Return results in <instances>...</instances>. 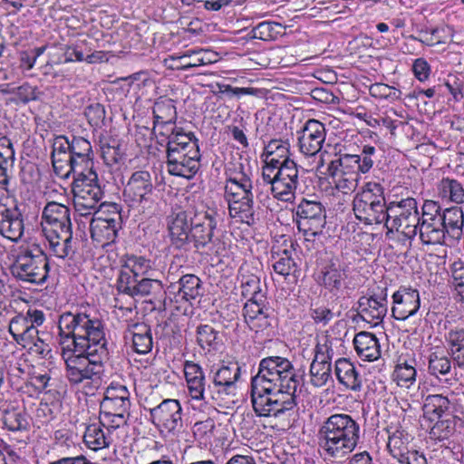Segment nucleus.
Here are the masks:
<instances>
[{"label": "nucleus", "mask_w": 464, "mask_h": 464, "mask_svg": "<svg viewBox=\"0 0 464 464\" xmlns=\"http://www.w3.org/2000/svg\"><path fill=\"white\" fill-rule=\"evenodd\" d=\"M58 329L61 356L70 384L100 382L109 356L102 322L87 314L63 313Z\"/></svg>", "instance_id": "obj_1"}, {"label": "nucleus", "mask_w": 464, "mask_h": 464, "mask_svg": "<svg viewBox=\"0 0 464 464\" xmlns=\"http://www.w3.org/2000/svg\"><path fill=\"white\" fill-rule=\"evenodd\" d=\"M299 378L292 362L285 357L269 356L259 362L251 381V402L260 417H279L296 405Z\"/></svg>", "instance_id": "obj_2"}, {"label": "nucleus", "mask_w": 464, "mask_h": 464, "mask_svg": "<svg viewBox=\"0 0 464 464\" xmlns=\"http://www.w3.org/2000/svg\"><path fill=\"white\" fill-rule=\"evenodd\" d=\"M263 157V181L269 185L275 198L291 202L295 197L299 171L297 164L290 159V144L282 140H273L265 147Z\"/></svg>", "instance_id": "obj_3"}, {"label": "nucleus", "mask_w": 464, "mask_h": 464, "mask_svg": "<svg viewBox=\"0 0 464 464\" xmlns=\"http://www.w3.org/2000/svg\"><path fill=\"white\" fill-rule=\"evenodd\" d=\"M359 439V424L344 413L331 415L318 430L319 446L324 455L338 460L347 458L355 450Z\"/></svg>", "instance_id": "obj_4"}, {"label": "nucleus", "mask_w": 464, "mask_h": 464, "mask_svg": "<svg viewBox=\"0 0 464 464\" xmlns=\"http://www.w3.org/2000/svg\"><path fill=\"white\" fill-rule=\"evenodd\" d=\"M423 224L420 241L425 245H442L446 235L459 239L463 234L464 215L458 207L441 208L436 201L425 200L422 205Z\"/></svg>", "instance_id": "obj_5"}, {"label": "nucleus", "mask_w": 464, "mask_h": 464, "mask_svg": "<svg viewBox=\"0 0 464 464\" xmlns=\"http://www.w3.org/2000/svg\"><path fill=\"white\" fill-rule=\"evenodd\" d=\"M167 169L172 176L189 179L199 169L200 153L198 140L192 132L174 136L166 149Z\"/></svg>", "instance_id": "obj_6"}, {"label": "nucleus", "mask_w": 464, "mask_h": 464, "mask_svg": "<svg viewBox=\"0 0 464 464\" xmlns=\"http://www.w3.org/2000/svg\"><path fill=\"white\" fill-rule=\"evenodd\" d=\"M382 224H384L388 233L396 231L408 239H412L419 235L420 238L423 210L421 209L420 217L417 201L413 198L391 201L388 203V209Z\"/></svg>", "instance_id": "obj_7"}, {"label": "nucleus", "mask_w": 464, "mask_h": 464, "mask_svg": "<svg viewBox=\"0 0 464 464\" xmlns=\"http://www.w3.org/2000/svg\"><path fill=\"white\" fill-rule=\"evenodd\" d=\"M387 209L384 188L379 182H365L353 198L354 216L364 224H382Z\"/></svg>", "instance_id": "obj_8"}, {"label": "nucleus", "mask_w": 464, "mask_h": 464, "mask_svg": "<svg viewBox=\"0 0 464 464\" xmlns=\"http://www.w3.org/2000/svg\"><path fill=\"white\" fill-rule=\"evenodd\" d=\"M72 173L76 176L72 185L75 210L81 216L90 215L103 196L93 164L80 167Z\"/></svg>", "instance_id": "obj_9"}, {"label": "nucleus", "mask_w": 464, "mask_h": 464, "mask_svg": "<svg viewBox=\"0 0 464 464\" xmlns=\"http://www.w3.org/2000/svg\"><path fill=\"white\" fill-rule=\"evenodd\" d=\"M130 392L128 388L119 382H111L101 402L102 423L113 429L126 425L130 416Z\"/></svg>", "instance_id": "obj_10"}, {"label": "nucleus", "mask_w": 464, "mask_h": 464, "mask_svg": "<svg viewBox=\"0 0 464 464\" xmlns=\"http://www.w3.org/2000/svg\"><path fill=\"white\" fill-rule=\"evenodd\" d=\"M13 275L20 280L42 284L45 282L49 272L46 255L36 245L22 248L12 266Z\"/></svg>", "instance_id": "obj_11"}, {"label": "nucleus", "mask_w": 464, "mask_h": 464, "mask_svg": "<svg viewBox=\"0 0 464 464\" xmlns=\"http://www.w3.org/2000/svg\"><path fill=\"white\" fill-rule=\"evenodd\" d=\"M152 177L147 170L134 171L124 184L123 200L139 211H150L156 205Z\"/></svg>", "instance_id": "obj_12"}, {"label": "nucleus", "mask_w": 464, "mask_h": 464, "mask_svg": "<svg viewBox=\"0 0 464 464\" xmlns=\"http://www.w3.org/2000/svg\"><path fill=\"white\" fill-rule=\"evenodd\" d=\"M191 237L197 248H207L208 254L221 256L226 251V243L214 238V230L217 227L216 215L213 211L197 212L191 218Z\"/></svg>", "instance_id": "obj_13"}, {"label": "nucleus", "mask_w": 464, "mask_h": 464, "mask_svg": "<svg viewBox=\"0 0 464 464\" xmlns=\"http://www.w3.org/2000/svg\"><path fill=\"white\" fill-rule=\"evenodd\" d=\"M253 187L225 185V199L228 204L229 216L237 222L254 225L256 221Z\"/></svg>", "instance_id": "obj_14"}, {"label": "nucleus", "mask_w": 464, "mask_h": 464, "mask_svg": "<svg viewBox=\"0 0 464 464\" xmlns=\"http://www.w3.org/2000/svg\"><path fill=\"white\" fill-rule=\"evenodd\" d=\"M296 226L306 240L323 234L326 224V212L319 201L303 199L295 210Z\"/></svg>", "instance_id": "obj_15"}, {"label": "nucleus", "mask_w": 464, "mask_h": 464, "mask_svg": "<svg viewBox=\"0 0 464 464\" xmlns=\"http://www.w3.org/2000/svg\"><path fill=\"white\" fill-rule=\"evenodd\" d=\"M353 157L343 155L332 160L326 169V175L332 179L334 188L344 195L353 193L357 186L360 174Z\"/></svg>", "instance_id": "obj_16"}, {"label": "nucleus", "mask_w": 464, "mask_h": 464, "mask_svg": "<svg viewBox=\"0 0 464 464\" xmlns=\"http://www.w3.org/2000/svg\"><path fill=\"white\" fill-rule=\"evenodd\" d=\"M151 422L160 430L175 434L183 427L182 407L178 400L166 399L150 409Z\"/></svg>", "instance_id": "obj_17"}, {"label": "nucleus", "mask_w": 464, "mask_h": 464, "mask_svg": "<svg viewBox=\"0 0 464 464\" xmlns=\"http://www.w3.org/2000/svg\"><path fill=\"white\" fill-rule=\"evenodd\" d=\"M331 353L333 349L327 336H322L315 348L310 365V382L314 387H323L332 378Z\"/></svg>", "instance_id": "obj_18"}, {"label": "nucleus", "mask_w": 464, "mask_h": 464, "mask_svg": "<svg viewBox=\"0 0 464 464\" xmlns=\"http://www.w3.org/2000/svg\"><path fill=\"white\" fill-rule=\"evenodd\" d=\"M299 151L304 156H315L321 152L326 138L324 124L310 119L297 131Z\"/></svg>", "instance_id": "obj_19"}, {"label": "nucleus", "mask_w": 464, "mask_h": 464, "mask_svg": "<svg viewBox=\"0 0 464 464\" xmlns=\"http://www.w3.org/2000/svg\"><path fill=\"white\" fill-rule=\"evenodd\" d=\"M218 61V54L207 49H188L180 54L169 55L164 65L170 70L187 71L190 68L211 64Z\"/></svg>", "instance_id": "obj_20"}, {"label": "nucleus", "mask_w": 464, "mask_h": 464, "mask_svg": "<svg viewBox=\"0 0 464 464\" xmlns=\"http://www.w3.org/2000/svg\"><path fill=\"white\" fill-rule=\"evenodd\" d=\"M24 219L14 200L0 201V234L17 242L24 234Z\"/></svg>", "instance_id": "obj_21"}, {"label": "nucleus", "mask_w": 464, "mask_h": 464, "mask_svg": "<svg viewBox=\"0 0 464 464\" xmlns=\"http://www.w3.org/2000/svg\"><path fill=\"white\" fill-rule=\"evenodd\" d=\"M184 374L187 383L188 402L193 409H200L206 402V378L201 366L191 361L184 362Z\"/></svg>", "instance_id": "obj_22"}, {"label": "nucleus", "mask_w": 464, "mask_h": 464, "mask_svg": "<svg viewBox=\"0 0 464 464\" xmlns=\"http://www.w3.org/2000/svg\"><path fill=\"white\" fill-rule=\"evenodd\" d=\"M392 305V317L405 321L417 314L420 308V292L412 287H400L393 293Z\"/></svg>", "instance_id": "obj_23"}, {"label": "nucleus", "mask_w": 464, "mask_h": 464, "mask_svg": "<svg viewBox=\"0 0 464 464\" xmlns=\"http://www.w3.org/2000/svg\"><path fill=\"white\" fill-rule=\"evenodd\" d=\"M359 314L363 321L377 326L382 323L388 312L387 288H382L379 294L362 296L359 299Z\"/></svg>", "instance_id": "obj_24"}, {"label": "nucleus", "mask_w": 464, "mask_h": 464, "mask_svg": "<svg viewBox=\"0 0 464 464\" xmlns=\"http://www.w3.org/2000/svg\"><path fill=\"white\" fill-rule=\"evenodd\" d=\"M41 226L44 235L72 229L69 208L55 201L48 202L42 212Z\"/></svg>", "instance_id": "obj_25"}, {"label": "nucleus", "mask_w": 464, "mask_h": 464, "mask_svg": "<svg viewBox=\"0 0 464 464\" xmlns=\"http://www.w3.org/2000/svg\"><path fill=\"white\" fill-rule=\"evenodd\" d=\"M455 395L453 392L430 394L423 400V418L434 421L454 414Z\"/></svg>", "instance_id": "obj_26"}, {"label": "nucleus", "mask_w": 464, "mask_h": 464, "mask_svg": "<svg viewBox=\"0 0 464 464\" xmlns=\"http://www.w3.org/2000/svg\"><path fill=\"white\" fill-rule=\"evenodd\" d=\"M151 260L143 256L127 255L122 258L121 269L117 278V288H121V279L128 277L130 284L145 276H152Z\"/></svg>", "instance_id": "obj_27"}, {"label": "nucleus", "mask_w": 464, "mask_h": 464, "mask_svg": "<svg viewBox=\"0 0 464 464\" xmlns=\"http://www.w3.org/2000/svg\"><path fill=\"white\" fill-rule=\"evenodd\" d=\"M437 343H430L425 355L428 362V372L430 375L440 378L449 374L451 371V361L446 346L440 340Z\"/></svg>", "instance_id": "obj_28"}, {"label": "nucleus", "mask_w": 464, "mask_h": 464, "mask_svg": "<svg viewBox=\"0 0 464 464\" xmlns=\"http://www.w3.org/2000/svg\"><path fill=\"white\" fill-rule=\"evenodd\" d=\"M52 162L55 174L67 179L72 173V167L70 154V140L64 136H58L53 140Z\"/></svg>", "instance_id": "obj_29"}, {"label": "nucleus", "mask_w": 464, "mask_h": 464, "mask_svg": "<svg viewBox=\"0 0 464 464\" xmlns=\"http://www.w3.org/2000/svg\"><path fill=\"white\" fill-rule=\"evenodd\" d=\"M113 429L103 424L102 420L86 427L83 440L86 446L92 450H99L109 447L113 442Z\"/></svg>", "instance_id": "obj_30"}, {"label": "nucleus", "mask_w": 464, "mask_h": 464, "mask_svg": "<svg viewBox=\"0 0 464 464\" xmlns=\"http://www.w3.org/2000/svg\"><path fill=\"white\" fill-rule=\"evenodd\" d=\"M334 372L336 378L347 390L360 392L362 388V376L356 366L346 358H340L335 362Z\"/></svg>", "instance_id": "obj_31"}, {"label": "nucleus", "mask_w": 464, "mask_h": 464, "mask_svg": "<svg viewBox=\"0 0 464 464\" xmlns=\"http://www.w3.org/2000/svg\"><path fill=\"white\" fill-rule=\"evenodd\" d=\"M121 288L118 290L121 293L130 296L157 295L162 291L163 288L160 280L152 279L150 276L138 279L132 284H130L128 277H123V279H121Z\"/></svg>", "instance_id": "obj_32"}, {"label": "nucleus", "mask_w": 464, "mask_h": 464, "mask_svg": "<svg viewBox=\"0 0 464 464\" xmlns=\"http://www.w3.org/2000/svg\"><path fill=\"white\" fill-rule=\"evenodd\" d=\"M44 237L51 255L63 259L74 253L72 229L50 232L44 234Z\"/></svg>", "instance_id": "obj_33"}, {"label": "nucleus", "mask_w": 464, "mask_h": 464, "mask_svg": "<svg viewBox=\"0 0 464 464\" xmlns=\"http://www.w3.org/2000/svg\"><path fill=\"white\" fill-rule=\"evenodd\" d=\"M357 355L367 362H373L381 356V346L377 337L369 332H360L353 338Z\"/></svg>", "instance_id": "obj_34"}, {"label": "nucleus", "mask_w": 464, "mask_h": 464, "mask_svg": "<svg viewBox=\"0 0 464 464\" xmlns=\"http://www.w3.org/2000/svg\"><path fill=\"white\" fill-rule=\"evenodd\" d=\"M191 230V218L185 211L177 213L169 223L170 240L177 247H182L188 243Z\"/></svg>", "instance_id": "obj_35"}, {"label": "nucleus", "mask_w": 464, "mask_h": 464, "mask_svg": "<svg viewBox=\"0 0 464 464\" xmlns=\"http://www.w3.org/2000/svg\"><path fill=\"white\" fill-rule=\"evenodd\" d=\"M444 339L453 362L460 369H464V327L460 325L446 327Z\"/></svg>", "instance_id": "obj_36"}, {"label": "nucleus", "mask_w": 464, "mask_h": 464, "mask_svg": "<svg viewBox=\"0 0 464 464\" xmlns=\"http://www.w3.org/2000/svg\"><path fill=\"white\" fill-rule=\"evenodd\" d=\"M121 225L106 223L104 219L92 218L90 223L91 237L101 246L113 243Z\"/></svg>", "instance_id": "obj_37"}, {"label": "nucleus", "mask_w": 464, "mask_h": 464, "mask_svg": "<svg viewBox=\"0 0 464 464\" xmlns=\"http://www.w3.org/2000/svg\"><path fill=\"white\" fill-rule=\"evenodd\" d=\"M92 152V145L88 140L82 137H73L70 140V154L72 158L70 167H72V171L78 170L80 167L93 164L91 158Z\"/></svg>", "instance_id": "obj_38"}, {"label": "nucleus", "mask_w": 464, "mask_h": 464, "mask_svg": "<svg viewBox=\"0 0 464 464\" xmlns=\"http://www.w3.org/2000/svg\"><path fill=\"white\" fill-rule=\"evenodd\" d=\"M9 332L15 342L23 347L28 346L36 337V334H39L38 329L30 327L26 316L23 314H19L12 318L9 323Z\"/></svg>", "instance_id": "obj_39"}, {"label": "nucleus", "mask_w": 464, "mask_h": 464, "mask_svg": "<svg viewBox=\"0 0 464 464\" xmlns=\"http://www.w3.org/2000/svg\"><path fill=\"white\" fill-rule=\"evenodd\" d=\"M241 374V367L237 362L223 364L215 373L213 383L215 386L222 387L227 393L234 389L236 382Z\"/></svg>", "instance_id": "obj_40"}, {"label": "nucleus", "mask_w": 464, "mask_h": 464, "mask_svg": "<svg viewBox=\"0 0 464 464\" xmlns=\"http://www.w3.org/2000/svg\"><path fill=\"white\" fill-rule=\"evenodd\" d=\"M323 283L330 290L340 289L347 275L345 269L337 259L330 260L323 271Z\"/></svg>", "instance_id": "obj_41"}, {"label": "nucleus", "mask_w": 464, "mask_h": 464, "mask_svg": "<svg viewBox=\"0 0 464 464\" xmlns=\"http://www.w3.org/2000/svg\"><path fill=\"white\" fill-rule=\"evenodd\" d=\"M226 176L225 185L242 187L246 184L248 187H253V172L248 165L245 166L241 162L233 163L227 168Z\"/></svg>", "instance_id": "obj_42"}, {"label": "nucleus", "mask_w": 464, "mask_h": 464, "mask_svg": "<svg viewBox=\"0 0 464 464\" xmlns=\"http://www.w3.org/2000/svg\"><path fill=\"white\" fill-rule=\"evenodd\" d=\"M131 335L132 346L137 353L146 354L151 351L153 346L152 335L147 324H133Z\"/></svg>", "instance_id": "obj_43"}, {"label": "nucleus", "mask_w": 464, "mask_h": 464, "mask_svg": "<svg viewBox=\"0 0 464 464\" xmlns=\"http://www.w3.org/2000/svg\"><path fill=\"white\" fill-rule=\"evenodd\" d=\"M14 162V150L11 140L6 137L0 138V184L6 186L9 182L8 170Z\"/></svg>", "instance_id": "obj_44"}, {"label": "nucleus", "mask_w": 464, "mask_h": 464, "mask_svg": "<svg viewBox=\"0 0 464 464\" xmlns=\"http://www.w3.org/2000/svg\"><path fill=\"white\" fill-rule=\"evenodd\" d=\"M411 440V436L404 430H395L389 436L387 444L391 455L398 461L405 457L411 451L409 449Z\"/></svg>", "instance_id": "obj_45"}, {"label": "nucleus", "mask_w": 464, "mask_h": 464, "mask_svg": "<svg viewBox=\"0 0 464 464\" xmlns=\"http://www.w3.org/2000/svg\"><path fill=\"white\" fill-rule=\"evenodd\" d=\"M430 428V437L436 440H445L451 438L456 432L457 416H450L436 420Z\"/></svg>", "instance_id": "obj_46"}, {"label": "nucleus", "mask_w": 464, "mask_h": 464, "mask_svg": "<svg viewBox=\"0 0 464 464\" xmlns=\"http://www.w3.org/2000/svg\"><path fill=\"white\" fill-rule=\"evenodd\" d=\"M178 284V296L180 299L190 301L200 295L201 281L195 275L188 274L183 276Z\"/></svg>", "instance_id": "obj_47"}, {"label": "nucleus", "mask_w": 464, "mask_h": 464, "mask_svg": "<svg viewBox=\"0 0 464 464\" xmlns=\"http://www.w3.org/2000/svg\"><path fill=\"white\" fill-rule=\"evenodd\" d=\"M153 118L156 122H176L177 111L174 101L171 99H160L153 106Z\"/></svg>", "instance_id": "obj_48"}, {"label": "nucleus", "mask_w": 464, "mask_h": 464, "mask_svg": "<svg viewBox=\"0 0 464 464\" xmlns=\"http://www.w3.org/2000/svg\"><path fill=\"white\" fill-rule=\"evenodd\" d=\"M5 426L12 431L25 430L29 427L27 415L24 410L7 409L4 412Z\"/></svg>", "instance_id": "obj_49"}, {"label": "nucleus", "mask_w": 464, "mask_h": 464, "mask_svg": "<svg viewBox=\"0 0 464 464\" xmlns=\"http://www.w3.org/2000/svg\"><path fill=\"white\" fill-rule=\"evenodd\" d=\"M440 191L443 198L451 202L462 204L464 202V188L462 184L453 179H442L440 184Z\"/></svg>", "instance_id": "obj_50"}, {"label": "nucleus", "mask_w": 464, "mask_h": 464, "mask_svg": "<svg viewBox=\"0 0 464 464\" xmlns=\"http://www.w3.org/2000/svg\"><path fill=\"white\" fill-rule=\"evenodd\" d=\"M152 131L159 142H167V148L174 136L188 135L181 128H177L175 122L164 123L153 121Z\"/></svg>", "instance_id": "obj_51"}, {"label": "nucleus", "mask_w": 464, "mask_h": 464, "mask_svg": "<svg viewBox=\"0 0 464 464\" xmlns=\"http://www.w3.org/2000/svg\"><path fill=\"white\" fill-rule=\"evenodd\" d=\"M197 342L204 350H215L218 344V333L211 325L201 324L197 328Z\"/></svg>", "instance_id": "obj_52"}, {"label": "nucleus", "mask_w": 464, "mask_h": 464, "mask_svg": "<svg viewBox=\"0 0 464 464\" xmlns=\"http://www.w3.org/2000/svg\"><path fill=\"white\" fill-rule=\"evenodd\" d=\"M280 29H282L281 24L265 21L255 26L251 34L253 38L270 41L281 34Z\"/></svg>", "instance_id": "obj_53"}, {"label": "nucleus", "mask_w": 464, "mask_h": 464, "mask_svg": "<svg viewBox=\"0 0 464 464\" xmlns=\"http://www.w3.org/2000/svg\"><path fill=\"white\" fill-rule=\"evenodd\" d=\"M92 218L104 219L106 223L121 225L120 207L116 203H102L94 212Z\"/></svg>", "instance_id": "obj_54"}, {"label": "nucleus", "mask_w": 464, "mask_h": 464, "mask_svg": "<svg viewBox=\"0 0 464 464\" xmlns=\"http://www.w3.org/2000/svg\"><path fill=\"white\" fill-rule=\"evenodd\" d=\"M215 421L211 418L197 421L192 427V432L200 443H208L214 436Z\"/></svg>", "instance_id": "obj_55"}, {"label": "nucleus", "mask_w": 464, "mask_h": 464, "mask_svg": "<svg viewBox=\"0 0 464 464\" xmlns=\"http://www.w3.org/2000/svg\"><path fill=\"white\" fill-rule=\"evenodd\" d=\"M273 258L275 260L273 269L279 276L285 277L295 271V263L286 250L282 254H278L276 256H273Z\"/></svg>", "instance_id": "obj_56"}, {"label": "nucleus", "mask_w": 464, "mask_h": 464, "mask_svg": "<svg viewBox=\"0 0 464 464\" xmlns=\"http://www.w3.org/2000/svg\"><path fill=\"white\" fill-rule=\"evenodd\" d=\"M393 377L398 385L408 387L415 382L416 370L407 362L400 363L394 370Z\"/></svg>", "instance_id": "obj_57"}, {"label": "nucleus", "mask_w": 464, "mask_h": 464, "mask_svg": "<svg viewBox=\"0 0 464 464\" xmlns=\"http://www.w3.org/2000/svg\"><path fill=\"white\" fill-rule=\"evenodd\" d=\"M241 293L245 297L249 296V299L264 298L263 294L261 293L260 280L256 276H244L241 283Z\"/></svg>", "instance_id": "obj_58"}, {"label": "nucleus", "mask_w": 464, "mask_h": 464, "mask_svg": "<svg viewBox=\"0 0 464 464\" xmlns=\"http://www.w3.org/2000/svg\"><path fill=\"white\" fill-rule=\"evenodd\" d=\"M87 121L92 127H101L105 119V109L100 103L90 104L84 112Z\"/></svg>", "instance_id": "obj_59"}, {"label": "nucleus", "mask_w": 464, "mask_h": 464, "mask_svg": "<svg viewBox=\"0 0 464 464\" xmlns=\"http://www.w3.org/2000/svg\"><path fill=\"white\" fill-rule=\"evenodd\" d=\"M264 298H252L247 300L243 308V314L246 323H248L249 320L266 313L264 310Z\"/></svg>", "instance_id": "obj_60"}, {"label": "nucleus", "mask_w": 464, "mask_h": 464, "mask_svg": "<svg viewBox=\"0 0 464 464\" xmlns=\"http://www.w3.org/2000/svg\"><path fill=\"white\" fill-rule=\"evenodd\" d=\"M25 348L42 358L48 357L52 352L50 345L39 336V334H36V337Z\"/></svg>", "instance_id": "obj_61"}, {"label": "nucleus", "mask_w": 464, "mask_h": 464, "mask_svg": "<svg viewBox=\"0 0 464 464\" xmlns=\"http://www.w3.org/2000/svg\"><path fill=\"white\" fill-rule=\"evenodd\" d=\"M430 64L423 58L416 59L412 64L413 74L420 82H426L430 78Z\"/></svg>", "instance_id": "obj_62"}, {"label": "nucleus", "mask_w": 464, "mask_h": 464, "mask_svg": "<svg viewBox=\"0 0 464 464\" xmlns=\"http://www.w3.org/2000/svg\"><path fill=\"white\" fill-rule=\"evenodd\" d=\"M445 86L448 91L451 93L455 100H459V96H462V90L464 87L463 81H461L456 75H448L445 81Z\"/></svg>", "instance_id": "obj_63"}, {"label": "nucleus", "mask_w": 464, "mask_h": 464, "mask_svg": "<svg viewBox=\"0 0 464 464\" xmlns=\"http://www.w3.org/2000/svg\"><path fill=\"white\" fill-rule=\"evenodd\" d=\"M451 276L456 288L461 292L464 289V263L462 261L459 260L452 264Z\"/></svg>", "instance_id": "obj_64"}]
</instances>
